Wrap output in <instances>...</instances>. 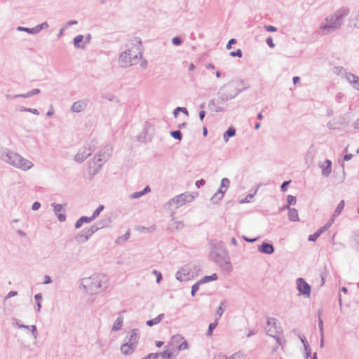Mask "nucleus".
Wrapping results in <instances>:
<instances>
[{"instance_id":"nucleus-17","label":"nucleus","mask_w":359,"mask_h":359,"mask_svg":"<svg viewBox=\"0 0 359 359\" xmlns=\"http://www.w3.org/2000/svg\"><path fill=\"white\" fill-rule=\"evenodd\" d=\"M83 39L84 36L81 34L77 35L74 37L73 40L74 47L76 48L86 49V42H84Z\"/></svg>"},{"instance_id":"nucleus-18","label":"nucleus","mask_w":359,"mask_h":359,"mask_svg":"<svg viewBox=\"0 0 359 359\" xmlns=\"http://www.w3.org/2000/svg\"><path fill=\"white\" fill-rule=\"evenodd\" d=\"M110 223V219L109 217H107L104 219H102L99 224H94L91 225V235L100 229H102L107 226L109 225Z\"/></svg>"},{"instance_id":"nucleus-59","label":"nucleus","mask_w":359,"mask_h":359,"mask_svg":"<svg viewBox=\"0 0 359 359\" xmlns=\"http://www.w3.org/2000/svg\"><path fill=\"white\" fill-rule=\"evenodd\" d=\"M318 327L320 332V334L323 336V321L321 318V317H319V319L318 320Z\"/></svg>"},{"instance_id":"nucleus-40","label":"nucleus","mask_w":359,"mask_h":359,"mask_svg":"<svg viewBox=\"0 0 359 359\" xmlns=\"http://www.w3.org/2000/svg\"><path fill=\"white\" fill-rule=\"evenodd\" d=\"M179 111H181V112L185 114L186 115L189 114L188 110L185 107H177L175 108L173 111V115L175 117H177L179 113Z\"/></svg>"},{"instance_id":"nucleus-38","label":"nucleus","mask_w":359,"mask_h":359,"mask_svg":"<svg viewBox=\"0 0 359 359\" xmlns=\"http://www.w3.org/2000/svg\"><path fill=\"white\" fill-rule=\"evenodd\" d=\"M158 354L163 359H172L173 357V353L170 351H164Z\"/></svg>"},{"instance_id":"nucleus-48","label":"nucleus","mask_w":359,"mask_h":359,"mask_svg":"<svg viewBox=\"0 0 359 359\" xmlns=\"http://www.w3.org/2000/svg\"><path fill=\"white\" fill-rule=\"evenodd\" d=\"M256 192H257V190L252 194H248L245 198L240 201V203H249L250 201V200L253 198V196H255Z\"/></svg>"},{"instance_id":"nucleus-24","label":"nucleus","mask_w":359,"mask_h":359,"mask_svg":"<svg viewBox=\"0 0 359 359\" xmlns=\"http://www.w3.org/2000/svg\"><path fill=\"white\" fill-rule=\"evenodd\" d=\"M288 218L290 221L297 222L299 220L298 211L295 208H289Z\"/></svg>"},{"instance_id":"nucleus-39","label":"nucleus","mask_w":359,"mask_h":359,"mask_svg":"<svg viewBox=\"0 0 359 359\" xmlns=\"http://www.w3.org/2000/svg\"><path fill=\"white\" fill-rule=\"evenodd\" d=\"M104 206L103 205H100L98 208L93 212V215H91V221L95 219L100 213L104 210Z\"/></svg>"},{"instance_id":"nucleus-23","label":"nucleus","mask_w":359,"mask_h":359,"mask_svg":"<svg viewBox=\"0 0 359 359\" xmlns=\"http://www.w3.org/2000/svg\"><path fill=\"white\" fill-rule=\"evenodd\" d=\"M164 316H165V315L163 313H161L155 318L147 320L146 322V324L149 327H152L155 325L158 324L163 320Z\"/></svg>"},{"instance_id":"nucleus-2","label":"nucleus","mask_w":359,"mask_h":359,"mask_svg":"<svg viewBox=\"0 0 359 359\" xmlns=\"http://www.w3.org/2000/svg\"><path fill=\"white\" fill-rule=\"evenodd\" d=\"M1 159L6 163L25 171L29 170L34 166V164L31 161L22 158L18 153L8 149H5L1 151Z\"/></svg>"},{"instance_id":"nucleus-34","label":"nucleus","mask_w":359,"mask_h":359,"mask_svg":"<svg viewBox=\"0 0 359 359\" xmlns=\"http://www.w3.org/2000/svg\"><path fill=\"white\" fill-rule=\"evenodd\" d=\"M218 318H215L214 323H211L208 326V330L206 333V336L211 337L212 335L213 330L216 328L218 325Z\"/></svg>"},{"instance_id":"nucleus-56","label":"nucleus","mask_w":359,"mask_h":359,"mask_svg":"<svg viewBox=\"0 0 359 359\" xmlns=\"http://www.w3.org/2000/svg\"><path fill=\"white\" fill-rule=\"evenodd\" d=\"M290 182H291V181H290V180H289V181H284V182L282 183L281 186H280V190H281V191H283V192L286 191H287V187H288V185L290 184Z\"/></svg>"},{"instance_id":"nucleus-64","label":"nucleus","mask_w":359,"mask_h":359,"mask_svg":"<svg viewBox=\"0 0 359 359\" xmlns=\"http://www.w3.org/2000/svg\"><path fill=\"white\" fill-rule=\"evenodd\" d=\"M236 43H237L236 39H231L229 41V42H228V43H227V45H226V48H227V49H231V46H232V45H233V44H236Z\"/></svg>"},{"instance_id":"nucleus-36","label":"nucleus","mask_w":359,"mask_h":359,"mask_svg":"<svg viewBox=\"0 0 359 359\" xmlns=\"http://www.w3.org/2000/svg\"><path fill=\"white\" fill-rule=\"evenodd\" d=\"M17 29L18 31H22V32H25L28 34H37V32H36V27H33V28H28V27H18L17 28Z\"/></svg>"},{"instance_id":"nucleus-31","label":"nucleus","mask_w":359,"mask_h":359,"mask_svg":"<svg viewBox=\"0 0 359 359\" xmlns=\"http://www.w3.org/2000/svg\"><path fill=\"white\" fill-rule=\"evenodd\" d=\"M344 208V201H341L338 204L336 209L334 210L332 218H333L334 219L335 217L339 216L341 214V211L343 210Z\"/></svg>"},{"instance_id":"nucleus-32","label":"nucleus","mask_w":359,"mask_h":359,"mask_svg":"<svg viewBox=\"0 0 359 359\" xmlns=\"http://www.w3.org/2000/svg\"><path fill=\"white\" fill-rule=\"evenodd\" d=\"M334 222V219L333 218H331L324 226H323L322 227H320L318 231L317 232L321 235L323 233H324L325 231H326L331 226L332 224H333Z\"/></svg>"},{"instance_id":"nucleus-41","label":"nucleus","mask_w":359,"mask_h":359,"mask_svg":"<svg viewBox=\"0 0 359 359\" xmlns=\"http://www.w3.org/2000/svg\"><path fill=\"white\" fill-rule=\"evenodd\" d=\"M202 285L201 283H200V280L196 282L195 284H194L191 287V296H194L196 293L198 291L200 285Z\"/></svg>"},{"instance_id":"nucleus-50","label":"nucleus","mask_w":359,"mask_h":359,"mask_svg":"<svg viewBox=\"0 0 359 359\" xmlns=\"http://www.w3.org/2000/svg\"><path fill=\"white\" fill-rule=\"evenodd\" d=\"M224 305V302H222L220 303V305L219 306L217 309V314L218 315V317L217 318H218V320L219 319V318L222 316V314L224 313V309L222 308V306Z\"/></svg>"},{"instance_id":"nucleus-27","label":"nucleus","mask_w":359,"mask_h":359,"mask_svg":"<svg viewBox=\"0 0 359 359\" xmlns=\"http://www.w3.org/2000/svg\"><path fill=\"white\" fill-rule=\"evenodd\" d=\"M123 318L122 316H118L116 320H115L113 327L112 330L113 331H118L119 330L121 327L123 326Z\"/></svg>"},{"instance_id":"nucleus-43","label":"nucleus","mask_w":359,"mask_h":359,"mask_svg":"<svg viewBox=\"0 0 359 359\" xmlns=\"http://www.w3.org/2000/svg\"><path fill=\"white\" fill-rule=\"evenodd\" d=\"M129 237H130V233H129V231H128L124 235L117 238L116 243H121L122 242L126 241L129 238Z\"/></svg>"},{"instance_id":"nucleus-22","label":"nucleus","mask_w":359,"mask_h":359,"mask_svg":"<svg viewBox=\"0 0 359 359\" xmlns=\"http://www.w3.org/2000/svg\"><path fill=\"white\" fill-rule=\"evenodd\" d=\"M236 129L233 126L229 127L223 135V138L225 142L229 141L230 137L236 135Z\"/></svg>"},{"instance_id":"nucleus-20","label":"nucleus","mask_w":359,"mask_h":359,"mask_svg":"<svg viewBox=\"0 0 359 359\" xmlns=\"http://www.w3.org/2000/svg\"><path fill=\"white\" fill-rule=\"evenodd\" d=\"M175 277L180 281H185L189 280V273H187L186 269L182 268L176 273Z\"/></svg>"},{"instance_id":"nucleus-54","label":"nucleus","mask_w":359,"mask_h":359,"mask_svg":"<svg viewBox=\"0 0 359 359\" xmlns=\"http://www.w3.org/2000/svg\"><path fill=\"white\" fill-rule=\"evenodd\" d=\"M304 348L305 351V358L306 359H309V358L311 355V351L309 344H306L305 347Z\"/></svg>"},{"instance_id":"nucleus-35","label":"nucleus","mask_w":359,"mask_h":359,"mask_svg":"<svg viewBox=\"0 0 359 359\" xmlns=\"http://www.w3.org/2000/svg\"><path fill=\"white\" fill-rule=\"evenodd\" d=\"M34 299L36 304V311L39 312L41 308V301L43 299L42 294L41 293L35 294Z\"/></svg>"},{"instance_id":"nucleus-57","label":"nucleus","mask_w":359,"mask_h":359,"mask_svg":"<svg viewBox=\"0 0 359 359\" xmlns=\"http://www.w3.org/2000/svg\"><path fill=\"white\" fill-rule=\"evenodd\" d=\"M29 329L31 330L32 334L34 337V338L36 339L37 335H38L36 327L35 325H31V326H29Z\"/></svg>"},{"instance_id":"nucleus-16","label":"nucleus","mask_w":359,"mask_h":359,"mask_svg":"<svg viewBox=\"0 0 359 359\" xmlns=\"http://www.w3.org/2000/svg\"><path fill=\"white\" fill-rule=\"evenodd\" d=\"M52 206L54 207V212L57 215V217L60 222H65L66 219V216L65 214L60 213V212L62 210L63 208L61 204H56L53 203L52 204Z\"/></svg>"},{"instance_id":"nucleus-6","label":"nucleus","mask_w":359,"mask_h":359,"mask_svg":"<svg viewBox=\"0 0 359 359\" xmlns=\"http://www.w3.org/2000/svg\"><path fill=\"white\" fill-rule=\"evenodd\" d=\"M108 287V278L103 273H95L91 276V303L93 302L92 297L95 294H100L105 291Z\"/></svg>"},{"instance_id":"nucleus-12","label":"nucleus","mask_w":359,"mask_h":359,"mask_svg":"<svg viewBox=\"0 0 359 359\" xmlns=\"http://www.w3.org/2000/svg\"><path fill=\"white\" fill-rule=\"evenodd\" d=\"M258 251L266 255H271L274 252L275 248L271 243L264 241L258 246Z\"/></svg>"},{"instance_id":"nucleus-13","label":"nucleus","mask_w":359,"mask_h":359,"mask_svg":"<svg viewBox=\"0 0 359 359\" xmlns=\"http://www.w3.org/2000/svg\"><path fill=\"white\" fill-rule=\"evenodd\" d=\"M346 79L354 89L359 90V76L353 73L346 74Z\"/></svg>"},{"instance_id":"nucleus-25","label":"nucleus","mask_w":359,"mask_h":359,"mask_svg":"<svg viewBox=\"0 0 359 359\" xmlns=\"http://www.w3.org/2000/svg\"><path fill=\"white\" fill-rule=\"evenodd\" d=\"M147 133H148V130L147 128H144V130L142 131V133L137 136L138 141H140L141 142H151V137H148L147 136Z\"/></svg>"},{"instance_id":"nucleus-7","label":"nucleus","mask_w":359,"mask_h":359,"mask_svg":"<svg viewBox=\"0 0 359 359\" xmlns=\"http://www.w3.org/2000/svg\"><path fill=\"white\" fill-rule=\"evenodd\" d=\"M347 15V12L342 13L338 11L337 13L330 18H326V23L321 24L320 29H323L325 34H329L341 27V20Z\"/></svg>"},{"instance_id":"nucleus-14","label":"nucleus","mask_w":359,"mask_h":359,"mask_svg":"<svg viewBox=\"0 0 359 359\" xmlns=\"http://www.w3.org/2000/svg\"><path fill=\"white\" fill-rule=\"evenodd\" d=\"M90 156V148H83L79 151L77 154L75 156L74 159L76 162L81 163Z\"/></svg>"},{"instance_id":"nucleus-9","label":"nucleus","mask_w":359,"mask_h":359,"mask_svg":"<svg viewBox=\"0 0 359 359\" xmlns=\"http://www.w3.org/2000/svg\"><path fill=\"white\" fill-rule=\"evenodd\" d=\"M193 197L190 194H182L171 198L165 205L172 206L175 205V208H178L186 203L191 201Z\"/></svg>"},{"instance_id":"nucleus-45","label":"nucleus","mask_w":359,"mask_h":359,"mask_svg":"<svg viewBox=\"0 0 359 359\" xmlns=\"http://www.w3.org/2000/svg\"><path fill=\"white\" fill-rule=\"evenodd\" d=\"M222 198L223 197H221L219 194L215 193L214 196L210 198V201L213 204H217L222 199Z\"/></svg>"},{"instance_id":"nucleus-60","label":"nucleus","mask_w":359,"mask_h":359,"mask_svg":"<svg viewBox=\"0 0 359 359\" xmlns=\"http://www.w3.org/2000/svg\"><path fill=\"white\" fill-rule=\"evenodd\" d=\"M159 357V354L156 353H149L147 355H146L145 357H144L142 359H151V358H154V359H156Z\"/></svg>"},{"instance_id":"nucleus-28","label":"nucleus","mask_w":359,"mask_h":359,"mask_svg":"<svg viewBox=\"0 0 359 359\" xmlns=\"http://www.w3.org/2000/svg\"><path fill=\"white\" fill-rule=\"evenodd\" d=\"M83 223H90V217L82 216L75 223V228L79 229Z\"/></svg>"},{"instance_id":"nucleus-55","label":"nucleus","mask_w":359,"mask_h":359,"mask_svg":"<svg viewBox=\"0 0 359 359\" xmlns=\"http://www.w3.org/2000/svg\"><path fill=\"white\" fill-rule=\"evenodd\" d=\"M320 235L316 231L313 234L309 235L308 240L311 242L316 241Z\"/></svg>"},{"instance_id":"nucleus-37","label":"nucleus","mask_w":359,"mask_h":359,"mask_svg":"<svg viewBox=\"0 0 359 359\" xmlns=\"http://www.w3.org/2000/svg\"><path fill=\"white\" fill-rule=\"evenodd\" d=\"M170 135L172 137L179 141L182 140V134L180 130L170 131Z\"/></svg>"},{"instance_id":"nucleus-30","label":"nucleus","mask_w":359,"mask_h":359,"mask_svg":"<svg viewBox=\"0 0 359 359\" xmlns=\"http://www.w3.org/2000/svg\"><path fill=\"white\" fill-rule=\"evenodd\" d=\"M88 285H89V278H83L81 279L79 287H80V289L83 290V292L85 293L88 292Z\"/></svg>"},{"instance_id":"nucleus-47","label":"nucleus","mask_w":359,"mask_h":359,"mask_svg":"<svg viewBox=\"0 0 359 359\" xmlns=\"http://www.w3.org/2000/svg\"><path fill=\"white\" fill-rule=\"evenodd\" d=\"M102 97L105 98L107 100L111 101V102H118V100L117 99V97H116L114 95H113L111 94H106L105 95H102Z\"/></svg>"},{"instance_id":"nucleus-49","label":"nucleus","mask_w":359,"mask_h":359,"mask_svg":"<svg viewBox=\"0 0 359 359\" xmlns=\"http://www.w3.org/2000/svg\"><path fill=\"white\" fill-rule=\"evenodd\" d=\"M152 273L154 274L156 277V283H160L163 279L161 273L160 271L154 269V270H153Z\"/></svg>"},{"instance_id":"nucleus-61","label":"nucleus","mask_w":359,"mask_h":359,"mask_svg":"<svg viewBox=\"0 0 359 359\" xmlns=\"http://www.w3.org/2000/svg\"><path fill=\"white\" fill-rule=\"evenodd\" d=\"M264 29L267 31V32H276L277 31V28L275 27L273 25H265L264 26Z\"/></svg>"},{"instance_id":"nucleus-29","label":"nucleus","mask_w":359,"mask_h":359,"mask_svg":"<svg viewBox=\"0 0 359 359\" xmlns=\"http://www.w3.org/2000/svg\"><path fill=\"white\" fill-rule=\"evenodd\" d=\"M217 279H218L217 274V273H213L211 276H205L203 278H202L200 280V283L203 284V283H208L210 281L217 280Z\"/></svg>"},{"instance_id":"nucleus-19","label":"nucleus","mask_w":359,"mask_h":359,"mask_svg":"<svg viewBox=\"0 0 359 359\" xmlns=\"http://www.w3.org/2000/svg\"><path fill=\"white\" fill-rule=\"evenodd\" d=\"M87 107V103L83 101H77L72 105V110L74 112H81Z\"/></svg>"},{"instance_id":"nucleus-53","label":"nucleus","mask_w":359,"mask_h":359,"mask_svg":"<svg viewBox=\"0 0 359 359\" xmlns=\"http://www.w3.org/2000/svg\"><path fill=\"white\" fill-rule=\"evenodd\" d=\"M182 42V39L179 36H175L172 39V43L175 46H180Z\"/></svg>"},{"instance_id":"nucleus-3","label":"nucleus","mask_w":359,"mask_h":359,"mask_svg":"<svg viewBox=\"0 0 359 359\" xmlns=\"http://www.w3.org/2000/svg\"><path fill=\"white\" fill-rule=\"evenodd\" d=\"M242 81H231L224 85L218 91L217 95L222 102H227L235 98L245 88Z\"/></svg>"},{"instance_id":"nucleus-44","label":"nucleus","mask_w":359,"mask_h":359,"mask_svg":"<svg viewBox=\"0 0 359 359\" xmlns=\"http://www.w3.org/2000/svg\"><path fill=\"white\" fill-rule=\"evenodd\" d=\"M49 25L47 22H43L41 24L37 25L36 26L37 34L39 33L42 29H47Z\"/></svg>"},{"instance_id":"nucleus-42","label":"nucleus","mask_w":359,"mask_h":359,"mask_svg":"<svg viewBox=\"0 0 359 359\" xmlns=\"http://www.w3.org/2000/svg\"><path fill=\"white\" fill-rule=\"evenodd\" d=\"M20 111L30 112V113H32V114H34L35 115H39V111L36 109H32V108H27V107H21L20 109Z\"/></svg>"},{"instance_id":"nucleus-21","label":"nucleus","mask_w":359,"mask_h":359,"mask_svg":"<svg viewBox=\"0 0 359 359\" xmlns=\"http://www.w3.org/2000/svg\"><path fill=\"white\" fill-rule=\"evenodd\" d=\"M40 93H41L40 89L34 88L33 90H31L28 91L26 93L14 95L13 97L28 98V97H30L34 96L35 95L39 94Z\"/></svg>"},{"instance_id":"nucleus-51","label":"nucleus","mask_w":359,"mask_h":359,"mask_svg":"<svg viewBox=\"0 0 359 359\" xmlns=\"http://www.w3.org/2000/svg\"><path fill=\"white\" fill-rule=\"evenodd\" d=\"M229 184H230V181L228 178H223L221 181V186H222V188H225V189L226 190L229 187Z\"/></svg>"},{"instance_id":"nucleus-15","label":"nucleus","mask_w":359,"mask_h":359,"mask_svg":"<svg viewBox=\"0 0 359 359\" xmlns=\"http://www.w3.org/2000/svg\"><path fill=\"white\" fill-rule=\"evenodd\" d=\"M90 237V229H85L82 231H81L78 235L76 236V241L79 243H83L86 242Z\"/></svg>"},{"instance_id":"nucleus-4","label":"nucleus","mask_w":359,"mask_h":359,"mask_svg":"<svg viewBox=\"0 0 359 359\" xmlns=\"http://www.w3.org/2000/svg\"><path fill=\"white\" fill-rule=\"evenodd\" d=\"M140 336L137 329L131 330L126 336L124 341L121 346V351L125 355L132 354L137 348Z\"/></svg>"},{"instance_id":"nucleus-52","label":"nucleus","mask_w":359,"mask_h":359,"mask_svg":"<svg viewBox=\"0 0 359 359\" xmlns=\"http://www.w3.org/2000/svg\"><path fill=\"white\" fill-rule=\"evenodd\" d=\"M229 54L231 57H241L243 56V52L241 49H237L235 51H231Z\"/></svg>"},{"instance_id":"nucleus-26","label":"nucleus","mask_w":359,"mask_h":359,"mask_svg":"<svg viewBox=\"0 0 359 359\" xmlns=\"http://www.w3.org/2000/svg\"><path fill=\"white\" fill-rule=\"evenodd\" d=\"M333 73L338 76H341L346 79V74H349L350 72H346L345 69L341 66H336L333 67Z\"/></svg>"},{"instance_id":"nucleus-46","label":"nucleus","mask_w":359,"mask_h":359,"mask_svg":"<svg viewBox=\"0 0 359 359\" xmlns=\"http://www.w3.org/2000/svg\"><path fill=\"white\" fill-rule=\"evenodd\" d=\"M297 202V198L292 195H288L287 196V203L288 205H294Z\"/></svg>"},{"instance_id":"nucleus-33","label":"nucleus","mask_w":359,"mask_h":359,"mask_svg":"<svg viewBox=\"0 0 359 359\" xmlns=\"http://www.w3.org/2000/svg\"><path fill=\"white\" fill-rule=\"evenodd\" d=\"M208 105L210 107L212 108V109L215 110L216 112H220V111H224V108L219 107V106H217V104H216V101L215 99L211 100L209 102Z\"/></svg>"},{"instance_id":"nucleus-10","label":"nucleus","mask_w":359,"mask_h":359,"mask_svg":"<svg viewBox=\"0 0 359 359\" xmlns=\"http://www.w3.org/2000/svg\"><path fill=\"white\" fill-rule=\"evenodd\" d=\"M297 288L300 294H303L306 297L311 295V288L309 283L302 278L297 279Z\"/></svg>"},{"instance_id":"nucleus-63","label":"nucleus","mask_w":359,"mask_h":359,"mask_svg":"<svg viewBox=\"0 0 359 359\" xmlns=\"http://www.w3.org/2000/svg\"><path fill=\"white\" fill-rule=\"evenodd\" d=\"M354 242L355 243V247L359 250V233H356L354 236Z\"/></svg>"},{"instance_id":"nucleus-58","label":"nucleus","mask_w":359,"mask_h":359,"mask_svg":"<svg viewBox=\"0 0 359 359\" xmlns=\"http://www.w3.org/2000/svg\"><path fill=\"white\" fill-rule=\"evenodd\" d=\"M144 196L143 194H142V191H136V192H134L133 194H132L130 195V198H140L141 196Z\"/></svg>"},{"instance_id":"nucleus-8","label":"nucleus","mask_w":359,"mask_h":359,"mask_svg":"<svg viewBox=\"0 0 359 359\" xmlns=\"http://www.w3.org/2000/svg\"><path fill=\"white\" fill-rule=\"evenodd\" d=\"M139 55L142 57V51L140 48H138V52L135 53H133L131 50L123 52L118 57L119 66L122 68H126L137 64L138 62Z\"/></svg>"},{"instance_id":"nucleus-62","label":"nucleus","mask_w":359,"mask_h":359,"mask_svg":"<svg viewBox=\"0 0 359 359\" xmlns=\"http://www.w3.org/2000/svg\"><path fill=\"white\" fill-rule=\"evenodd\" d=\"M266 42L270 48H274L275 44L273 43V41L271 36H269L266 39Z\"/></svg>"},{"instance_id":"nucleus-1","label":"nucleus","mask_w":359,"mask_h":359,"mask_svg":"<svg viewBox=\"0 0 359 359\" xmlns=\"http://www.w3.org/2000/svg\"><path fill=\"white\" fill-rule=\"evenodd\" d=\"M211 259L223 271L230 273L233 270L229 253L222 241L212 240L210 243Z\"/></svg>"},{"instance_id":"nucleus-11","label":"nucleus","mask_w":359,"mask_h":359,"mask_svg":"<svg viewBox=\"0 0 359 359\" xmlns=\"http://www.w3.org/2000/svg\"><path fill=\"white\" fill-rule=\"evenodd\" d=\"M318 166L322 169V175L328 177L332 172V161L326 159L324 163L319 162Z\"/></svg>"},{"instance_id":"nucleus-5","label":"nucleus","mask_w":359,"mask_h":359,"mask_svg":"<svg viewBox=\"0 0 359 359\" xmlns=\"http://www.w3.org/2000/svg\"><path fill=\"white\" fill-rule=\"evenodd\" d=\"M113 149L110 145H106L96 154L93 158V172L91 173V177L97 175L102 165L109 159L112 153Z\"/></svg>"}]
</instances>
